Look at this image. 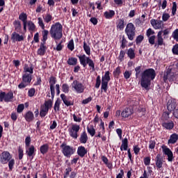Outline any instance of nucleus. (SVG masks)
I'll use <instances>...</instances> for the list:
<instances>
[{"mask_svg": "<svg viewBox=\"0 0 178 178\" xmlns=\"http://www.w3.org/2000/svg\"><path fill=\"white\" fill-rule=\"evenodd\" d=\"M156 77V72L154 68H148L145 70L140 74V86L145 90H148V87L151 86V81Z\"/></svg>", "mask_w": 178, "mask_h": 178, "instance_id": "nucleus-1", "label": "nucleus"}, {"mask_svg": "<svg viewBox=\"0 0 178 178\" xmlns=\"http://www.w3.org/2000/svg\"><path fill=\"white\" fill-rule=\"evenodd\" d=\"M63 26H62V24H60V22H56L54 24L51 25L49 33L54 40L58 41V40H60L62 37H63Z\"/></svg>", "mask_w": 178, "mask_h": 178, "instance_id": "nucleus-2", "label": "nucleus"}, {"mask_svg": "<svg viewBox=\"0 0 178 178\" xmlns=\"http://www.w3.org/2000/svg\"><path fill=\"white\" fill-rule=\"evenodd\" d=\"M60 148H61V152L65 158H70L72 155H74L76 153V148L66 144L65 142L60 145Z\"/></svg>", "mask_w": 178, "mask_h": 178, "instance_id": "nucleus-3", "label": "nucleus"}, {"mask_svg": "<svg viewBox=\"0 0 178 178\" xmlns=\"http://www.w3.org/2000/svg\"><path fill=\"white\" fill-rule=\"evenodd\" d=\"M77 58H79V62L83 67H86L88 65L92 70H95V63L90 57H87L86 54H83L82 56H77Z\"/></svg>", "mask_w": 178, "mask_h": 178, "instance_id": "nucleus-4", "label": "nucleus"}, {"mask_svg": "<svg viewBox=\"0 0 178 178\" xmlns=\"http://www.w3.org/2000/svg\"><path fill=\"white\" fill-rule=\"evenodd\" d=\"M31 80H33V75L26 72L22 75V81L18 85V88L23 90V88L29 87L31 84Z\"/></svg>", "mask_w": 178, "mask_h": 178, "instance_id": "nucleus-5", "label": "nucleus"}, {"mask_svg": "<svg viewBox=\"0 0 178 178\" xmlns=\"http://www.w3.org/2000/svg\"><path fill=\"white\" fill-rule=\"evenodd\" d=\"M125 34H127L128 40L133 41L136 37V26L134 24L129 22L125 28Z\"/></svg>", "mask_w": 178, "mask_h": 178, "instance_id": "nucleus-6", "label": "nucleus"}, {"mask_svg": "<svg viewBox=\"0 0 178 178\" xmlns=\"http://www.w3.org/2000/svg\"><path fill=\"white\" fill-rule=\"evenodd\" d=\"M71 87L77 94H83V92H84V90H86V86L77 80L73 81L71 84Z\"/></svg>", "mask_w": 178, "mask_h": 178, "instance_id": "nucleus-7", "label": "nucleus"}, {"mask_svg": "<svg viewBox=\"0 0 178 178\" xmlns=\"http://www.w3.org/2000/svg\"><path fill=\"white\" fill-rule=\"evenodd\" d=\"M13 92L9 91L6 93V92L1 91L0 92V102H13Z\"/></svg>", "mask_w": 178, "mask_h": 178, "instance_id": "nucleus-8", "label": "nucleus"}, {"mask_svg": "<svg viewBox=\"0 0 178 178\" xmlns=\"http://www.w3.org/2000/svg\"><path fill=\"white\" fill-rule=\"evenodd\" d=\"M69 134L70 137L77 140L79 137V131H80V125L77 124H73L70 128L68 129Z\"/></svg>", "mask_w": 178, "mask_h": 178, "instance_id": "nucleus-9", "label": "nucleus"}, {"mask_svg": "<svg viewBox=\"0 0 178 178\" xmlns=\"http://www.w3.org/2000/svg\"><path fill=\"white\" fill-rule=\"evenodd\" d=\"M163 149V153L164 155H166L168 156V162H173V159H175V156H173V152L168 146L163 145L161 147Z\"/></svg>", "mask_w": 178, "mask_h": 178, "instance_id": "nucleus-10", "label": "nucleus"}, {"mask_svg": "<svg viewBox=\"0 0 178 178\" xmlns=\"http://www.w3.org/2000/svg\"><path fill=\"white\" fill-rule=\"evenodd\" d=\"M12 159V155H10V153L8 151L3 152L0 155V162L3 165H5V163H8L10 160Z\"/></svg>", "mask_w": 178, "mask_h": 178, "instance_id": "nucleus-11", "label": "nucleus"}, {"mask_svg": "<svg viewBox=\"0 0 178 178\" xmlns=\"http://www.w3.org/2000/svg\"><path fill=\"white\" fill-rule=\"evenodd\" d=\"M162 33H163V31H160L158 32L156 40H154V48H159V47L165 45V42L163 41V38L162 37Z\"/></svg>", "mask_w": 178, "mask_h": 178, "instance_id": "nucleus-12", "label": "nucleus"}, {"mask_svg": "<svg viewBox=\"0 0 178 178\" xmlns=\"http://www.w3.org/2000/svg\"><path fill=\"white\" fill-rule=\"evenodd\" d=\"M49 83L50 86V91L51 94V98L54 99L55 98V85L56 84V77L51 76L49 79Z\"/></svg>", "mask_w": 178, "mask_h": 178, "instance_id": "nucleus-13", "label": "nucleus"}, {"mask_svg": "<svg viewBox=\"0 0 178 178\" xmlns=\"http://www.w3.org/2000/svg\"><path fill=\"white\" fill-rule=\"evenodd\" d=\"M150 24L155 30H159L163 28V21L161 19H152L150 21Z\"/></svg>", "mask_w": 178, "mask_h": 178, "instance_id": "nucleus-14", "label": "nucleus"}, {"mask_svg": "<svg viewBox=\"0 0 178 178\" xmlns=\"http://www.w3.org/2000/svg\"><path fill=\"white\" fill-rule=\"evenodd\" d=\"M146 35L148 38L149 44H150V45H154V44H155L156 36H155V35H152V29L149 28L146 31Z\"/></svg>", "mask_w": 178, "mask_h": 178, "instance_id": "nucleus-15", "label": "nucleus"}, {"mask_svg": "<svg viewBox=\"0 0 178 178\" xmlns=\"http://www.w3.org/2000/svg\"><path fill=\"white\" fill-rule=\"evenodd\" d=\"M11 40L13 42H21V41H24V35H20L17 32H13L11 34Z\"/></svg>", "mask_w": 178, "mask_h": 178, "instance_id": "nucleus-16", "label": "nucleus"}, {"mask_svg": "<svg viewBox=\"0 0 178 178\" xmlns=\"http://www.w3.org/2000/svg\"><path fill=\"white\" fill-rule=\"evenodd\" d=\"M23 118H24L26 122L31 123V122H33L35 119L34 113L31 111H28L23 115Z\"/></svg>", "mask_w": 178, "mask_h": 178, "instance_id": "nucleus-17", "label": "nucleus"}, {"mask_svg": "<svg viewBox=\"0 0 178 178\" xmlns=\"http://www.w3.org/2000/svg\"><path fill=\"white\" fill-rule=\"evenodd\" d=\"M173 79H175V75L173 74V72H172V70H168L164 73L163 81L165 83H166L168 80H169V81H173Z\"/></svg>", "mask_w": 178, "mask_h": 178, "instance_id": "nucleus-18", "label": "nucleus"}, {"mask_svg": "<svg viewBox=\"0 0 178 178\" xmlns=\"http://www.w3.org/2000/svg\"><path fill=\"white\" fill-rule=\"evenodd\" d=\"M161 126L163 128H164L165 130H173L175 128V122L173 121H164L161 122Z\"/></svg>", "mask_w": 178, "mask_h": 178, "instance_id": "nucleus-19", "label": "nucleus"}, {"mask_svg": "<svg viewBox=\"0 0 178 178\" xmlns=\"http://www.w3.org/2000/svg\"><path fill=\"white\" fill-rule=\"evenodd\" d=\"M177 106V104L176 103V100L175 99H170L168 100L167 103V109L168 112H173L176 109V107Z\"/></svg>", "mask_w": 178, "mask_h": 178, "instance_id": "nucleus-20", "label": "nucleus"}, {"mask_svg": "<svg viewBox=\"0 0 178 178\" xmlns=\"http://www.w3.org/2000/svg\"><path fill=\"white\" fill-rule=\"evenodd\" d=\"M60 98L65 106H73V105H74V102L69 100V98H67L66 95L63 93L61 94Z\"/></svg>", "mask_w": 178, "mask_h": 178, "instance_id": "nucleus-21", "label": "nucleus"}, {"mask_svg": "<svg viewBox=\"0 0 178 178\" xmlns=\"http://www.w3.org/2000/svg\"><path fill=\"white\" fill-rule=\"evenodd\" d=\"M155 162L157 170L161 169L163 166V158H162L160 154L156 155Z\"/></svg>", "mask_w": 178, "mask_h": 178, "instance_id": "nucleus-22", "label": "nucleus"}, {"mask_svg": "<svg viewBox=\"0 0 178 178\" xmlns=\"http://www.w3.org/2000/svg\"><path fill=\"white\" fill-rule=\"evenodd\" d=\"M79 140L81 144H87V141H88V135L86 131H83L81 134Z\"/></svg>", "mask_w": 178, "mask_h": 178, "instance_id": "nucleus-23", "label": "nucleus"}, {"mask_svg": "<svg viewBox=\"0 0 178 178\" xmlns=\"http://www.w3.org/2000/svg\"><path fill=\"white\" fill-rule=\"evenodd\" d=\"M35 151H37V149H35V147L32 145L28 148L26 153L29 158H32L33 159V158H34V155H35Z\"/></svg>", "mask_w": 178, "mask_h": 178, "instance_id": "nucleus-24", "label": "nucleus"}, {"mask_svg": "<svg viewBox=\"0 0 178 178\" xmlns=\"http://www.w3.org/2000/svg\"><path fill=\"white\" fill-rule=\"evenodd\" d=\"M87 149L84 146H79L77 149V154L81 158H84L87 155Z\"/></svg>", "mask_w": 178, "mask_h": 178, "instance_id": "nucleus-25", "label": "nucleus"}, {"mask_svg": "<svg viewBox=\"0 0 178 178\" xmlns=\"http://www.w3.org/2000/svg\"><path fill=\"white\" fill-rule=\"evenodd\" d=\"M115 10H108L104 13V17H105V19H107L108 20H111L113 19V17H115Z\"/></svg>", "mask_w": 178, "mask_h": 178, "instance_id": "nucleus-26", "label": "nucleus"}, {"mask_svg": "<svg viewBox=\"0 0 178 178\" xmlns=\"http://www.w3.org/2000/svg\"><path fill=\"white\" fill-rule=\"evenodd\" d=\"M46 43L41 42L40 45V48L38 49V55L40 56H44L45 55V52H47V46H45Z\"/></svg>", "mask_w": 178, "mask_h": 178, "instance_id": "nucleus-27", "label": "nucleus"}, {"mask_svg": "<svg viewBox=\"0 0 178 178\" xmlns=\"http://www.w3.org/2000/svg\"><path fill=\"white\" fill-rule=\"evenodd\" d=\"M170 113H172L170 111H163L160 119L161 123L163 122H169V119H170Z\"/></svg>", "mask_w": 178, "mask_h": 178, "instance_id": "nucleus-28", "label": "nucleus"}, {"mask_svg": "<svg viewBox=\"0 0 178 178\" xmlns=\"http://www.w3.org/2000/svg\"><path fill=\"white\" fill-rule=\"evenodd\" d=\"M178 140V134L174 133L170 136V138L168 141V145H170V144H176Z\"/></svg>", "mask_w": 178, "mask_h": 178, "instance_id": "nucleus-29", "label": "nucleus"}, {"mask_svg": "<svg viewBox=\"0 0 178 178\" xmlns=\"http://www.w3.org/2000/svg\"><path fill=\"white\" fill-rule=\"evenodd\" d=\"M117 26V30H120V31H122V30L124 29V18H120L117 21L116 23Z\"/></svg>", "mask_w": 178, "mask_h": 178, "instance_id": "nucleus-30", "label": "nucleus"}, {"mask_svg": "<svg viewBox=\"0 0 178 178\" xmlns=\"http://www.w3.org/2000/svg\"><path fill=\"white\" fill-rule=\"evenodd\" d=\"M48 151H49V145L48 143L43 144L40 147V152L42 155H45V154H48Z\"/></svg>", "mask_w": 178, "mask_h": 178, "instance_id": "nucleus-31", "label": "nucleus"}, {"mask_svg": "<svg viewBox=\"0 0 178 178\" xmlns=\"http://www.w3.org/2000/svg\"><path fill=\"white\" fill-rule=\"evenodd\" d=\"M131 115H133V110L130 108H126L121 113V116L122 118H129V116H131Z\"/></svg>", "mask_w": 178, "mask_h": 178, "instance_id": "nucleus-32", "label": "nucleus"}, {"mask_svg": "<svg viewBox=\"0 0 178 178\" xmlns=\"http://www.w3.org/2000/svg\"><path fill=\"white\" fill-rule=\"evenodd\" d=\"M128 148H129V140L127 139V138H125L122 140L120 151H127Z\"/></svg>", "mask_w": 178, "mask_h": 178, "instance_id": "nucleus-33", "label": "nucleus"}, {"mask_svg": "<svg viewBox=\"0 0 178 178\" xmlns=\"http://www.w3.org/2000/svg\"><path fill=\"white\" fill-rule=\"evenodd\" d=\"M102 161L104 162V165L108 168V169H113V164L112 162H109V160L108 159V157L106 156H102Z\"/></svg>", "mask_w": 178, "mask_h": 178, "instance_id": "nucleus-34", "label": "nucleus"}, {"mask_svg": "<svg viewBox=\"0 0 178 178\" xmlns=\"http://www.w3.org/2000/svg\"><path fill=\"white\" fill-rule=\"evenodd\" d=\"M67 65L69 66H76L78 63L77 58L76 57H70L67 60Z\"/></svg>", "mask_w": 178, "mask_h": 178, "instance_id": "nucleus-35", "label": "nucleus"}, {"mask_svg": "<svg viewBox=\"0 0 178 178\" xmlns=\"http://www.w3.org/2000/svg\"><path fill=\"white\" fill-rule=\"evenodd\" d=\"M15 30L17 33H20L22 30V22L19 20H15L13 22Z\"/></svg>", "mask_w": 178, "mask_h": 178, "instance_id": "nucleus-36", "label": "nucleus"}, {"mask_svg": "<svg viewBox=\"0 0 178 178\" xmlns=\"http://www.w3.org/2000/svg\"><path fill=\"white\" fill-rule=\"evenodd\" d=\"M42 30L43 31H42V42L47 44V40H48V34H49V31H48V30L47 29H42Z\"/></svg>", "mask_w": 178, "mask_h": 178, "instance_id": "nucleus-37", "label": "nucleus"}, {"mask_svg": "<svg viewBox=\"0 0 178 178\" xmlns=\"http://www.w3.org/2000/svg\"><path fill=\"white\" fill-rule=\"evenodd\" d=\"M83 51H85L86 55H91V47H90V45L87 44L86 41L83 42Z\"/></svg>", "mask_w": 178, "mask_h": 178, "instance_id": "nucleus-38", "label": "nucleus"}, {"mask_svg": "<svg viewBox=\"0 0 178 178\" xmlns=\"http://www.w3.org/2000/svg\"><path fill=\"white\" fill-rule=\"evenodd\" d=\"M111 80V72L106 71L104 75L102 77V81L109 83Z\"/></svg>", "mask_w": 178, "mask_h": 178, "instance_id": "nucleus-39", "label": "nucleus"}, {"mask_svg": "<svg viewBox=\"0 0 178 178\" xmlns=\"http://www.w3.org/2000/svg\"><path fill=\"white\" fill-rule=\"evenodd\" d=\"M127 55L129 59H134L136 58V53L133 48H129L127 52Z\"/></svg>", "mask_w": 178, "mask_h": 178, "instance_id": "nucleus-40", "label": "nucleus"}, {"mask_svg": "<svg viewBox=\"0 0 178 178\" xmlns=\"http://www.w3.org/2000/svg\"><path fill=\"white\" fill-rule=\"evenodd\" d=\"M43 20L44 23H49L52 22L54 17H52V15L50 13H47L45 15H42Z\"/></svg>", "mask_w": 178, "mask_h": 178, "instance_id": "nucleus-41", "label": "nucleus"}, {"mask_svg": "<svg viewBox=\"0 0 178 178\" xmlns=\"http://www.w3.org/2000/svg\"><path fill=\"white\" fill-rule=\"evenodd\" d=\"M27 26L29 31H30L31 33H32L33 31H35L36 26L34 22H33L32 21H28Z\"/></svg>", "mask_w": 178, "mask_h": 178, "instance_id": "nucleus-42", "label": "nucleus"}, {"mask_svg": "<svg viewBox=\"0 0 178 178\" xmlns=\"http://www.w3.org/2000/svg\"><path fill=\"white\" fill-rule=\"evenodd\" d=\"M60 104L61 101L60 99L58 98L55 102L54 109L55 112H59L60 111Z\"/></svg>", "mask_w": 178, "mask_h": 178, "instance_id": "nucleus-43", "label": "nucleus"}, {"mask_svg": "<svg viewBox=\"0 0 178 178\" xmlns=\"http://www.w3.org/2000/svg\"><path fill=\"white\" fill-rule=\"evenodd\" d=\"M108 83L104 81H102V86H101V92H108Z\"/></svg>", "mask_w": 178, "mask_h": 178, "instance_id": "nucleus-44", "label": "nucleus"}, {"mask_svg": "<svg viewBox=\"0 0 178 178\" xmlns=\"http://www.w3.org/2000/svg\"><path fill=\"white\" fill-rule=\"evenodd\" d=\"M52 105H54V98L52 99V97L51 99H49L45 101L43 104L44 106H46V108H48L49 109H51V108H52Z\"/></svg>", "mask_w": 178, "mask_h": 178, "instance_id": "nucleus-45", "label": "nucleus"}, {"mask_svg": "<svg viewBox=\"0 0 178 178\" xmlns=\"http://www.w3.org/2000/svg\"><path fill=\"white\" fill-rule=\"evenodd\" d=\"M72 167H70V163L68 164V168H65V172L63 175V178H68L70 176V172H72Z\"/></svg>", "mask_w": 178, "mask_h": 178, "instance_id": "nucleus-46", "label": "nucleus"}, {"mask_svg": "<svg viewBox=\"0 0 178 178\" xmlns=\"http://www.w3.org/2000/svg\"><path fill=\"white\" fill-rule=\"evenodd\" d=\"M122 74V70H120V67H116L113 71V74L115 79H119V76Z\"/></svg>", "mask_w": 178, "mask_h": 178, "instance_id": "nucleus-47", "label": "nucleus"}, {"mask_svg": "<svg viewBox=\"0 0 178 178\" xmlns=\"http://www.w3.org/2000/svg\"><path fill=\"white\" fill-rule=\"evenodd\" d=\"M172 10V16H176V12H177V3L176 1L172 2V7L171 8Z\"/></svg>", "mask_w": 178, "mask_h": 178, "instance_id": "nucleus-48", "label": "nucleus"}, {"mask_svg": "<svg viewBox=\"0 0 178 178\" xmlns=\"http://www.w3.org/2000/svg\"><path fill=\"white\" fill-rule=\"evenodd\" d=\"M70 90V88L69 87V84L67 83H63L62 85V91L65 94H69V91Z\"/></svg>", "mask_w": 178, "mask_h": 178, "instance_id": "nucleus-49", "label": "nucleus"}, {"mask_svg": "<svg viewBox=\"0 0 178 178\" xmlns=\"http://www.w3.org/2000/svg\"><path fill=\"white\" fill-rule=\"evenodd\" d=\"M19 19L21 20V22H22V23L27 22V14H26L24 13H22L19 15Z\"/></svg>", "mask_w": 178, "mask_h": 178, "instance_id": "nucleus-50", "label": "nucleus"}, {"mask_svg": "<svg viewBox=\"0 0 178 178\" xmlns=\"http://www.w3.org/2000/svg\"><path fill=\"white\" fill-rule=\"evenodd\" d=\"M87 131L88 133L90 134V136H91V137H94L95 136V129H94V127H87Z\"/></svg>", "mask_w": 178, "mask_h": 178, "instance_id": "nucleus-51", "label": "nucleus"}, {"mask_svg": "<svg viewBox=\"0 0 178 178\" xmlns=\"http://www.w3.org/2000/svg\"><path fill=\"white\" fill-rule=\"evenodd\" d=\"M67 48H68V49H70V51L74 50V40H73V39H71L69 41V43L67 44Z\"/></svg>", "mask_w": 178, "mask_h": 178, "instance_id": "nucleus-52", "label": "nucleus"}, {"mask_svg": "<svg viewBox=\"0 0 178 178\" xmlns=\"http://www.w3.org/2000/svg\"><path fill=\"white\" fill-rule=\"evenodd\" d=\"M144 41V35H139L136 37V45H138V44H141Z\"/></svg>", "mask_w": 178, "mask_h": 178, "instance_id": "nucleus-53", "label": "nucleus"}, {"mask_svg": "<svg viewBox=\"0 0 178 178\" xmlns=\"http://www.w3.org/2000/svg\"><path fill=\"white\" fill-rule=\"evenodd\" d=\"M15 166V160L11 159L10 160L8 161V168H9V171L12 172L13 170V168Z\"/></svg>", "mask_w": 178, "mask_h": 178, "instance_id": "nucleus-54", "label": "nucleus"}, {"mask_svg": "<svg viewBox=\"0 0 178 178\" xmlns=\"http://www.w3.org/2000/svg\"><path fill=\"white\" fill-rule=\"evenodd\" d=\"M24 155V150L22 148V147L19 146L18 148V156H19V161H22V159H23Z\"/></svg>", "mask_w": 178, "mask_h": 178, "instance_id": "nucleus-55", "label": "nucleus"}, {"mask_svg": "<svg viewBox=\"0 0 178 178\" xmlns=\"http://www.w3.org/2000/svg\"><path fill=\"white\" fill-rule=\"evenodd\" d=\"M122 44L120 46L121 49H124L126 48V44H127V40L124 37V35L122 36Z\"/></svg>", "mask_w": 178, "mask_h": 178, "instance_id": "nucleus-56", "label": "nucleus"}, {"mask_svg": "<svg viewBox=\"0 0 178 178\" xmlns=\"http://www.w3.org/2000/svg\"><path fill=\"white\" fill-rule=\"evenodd\" d=\"M38 23L40 27L42 29V30L45 29V24H44V21L42 20V18L38 17Z\"/></svg>", "mask_w": 178, "mask_h": 178, "instance_id": "nucleus-57", "label": "nucleus"}, {"mask_svg": "<svg viewBox=\"0 0 178 178\" xmlns=\"http://www.w3.org/2000/svg\"><path fill=\"white\" fill-rule=\"evenodd\" d=\"M156 145V141L150 140L149 141V149H154L155 146Z\"/></svg>", "mask_w": 178, "mask_h": 178, "instance_id": "nucleus-58", "label": "nucleus"}, {"mask_svg": "<svg viewBox=\"0 0 178 178\" xmlns=\"http://www.w3.org/2000/svg\"><path fill=\"white\" fill-rule=\"evenodd\" d=\"M35 95V88H31L28 91V97H33Z\"/></svg>", "mask_w": 178, "mask_h": 178, "instance_id": "nucleus-59", "label": "nucleus"}, {"mask_svg": "<svg viewBox=\"0 0 178 178\" xmlns=\"http://www.w3.org/2000/svg\"><path fill=\"white\" fill-rule=\"evenodd\" d=\"M169 34H170V30L169 28H167L163 31V35L164 36V38H169Z\"/></svg>", "mask_w": 178, "mask_h": 178, "instance_id": "nucleus-60", "label": "nucleus"}, {"mask_svg": "<svg viewBox=\"0 0 178 178\" xmlns=\"http://www.w3.org/2000/svg\"><path fill=\"white\" fill-rule=\"evenodd\" d=\"M172 37L175 40V41H177V42H178V29H175L172 32Z\"/></svg>", "mask_w": 178, "mask_h": 178, "instance_id": "nucleus-61", "label": "nucleus"}, {"mask_svg": "<svg viewBox=\"0 0 178 178\" xmlns=\"http://www.w3.org/2000/svg\"><path fill=\"white\" fill-rule=\"evenodd\" d=\"M24 111V104H21L17 106V113H22Z\"/></svg>", "mask_w": 178, "mask_h": 178, "instance_id": "nucleus-62", "label": "nucleus"}, {"mask_svg": "<svg viewBox=\"0 0 178 178\" xmlns=\"http://www.w3.org/2000/svg\"><path fill=\"white\" fill-rule=\"evenodd\" d=\"M135 76L136 77V79H138V76H140V74L141 73V66H138L136 67H135Z\"/></svg>", "mask_w": 178, "mask_h": 178, "instance_id": "nucleus-63", "label": "nucleus"}, {"mask_svg": "<svg viewBox=\"0 0 178 178\" xmlns=\"http://www.w3.org/2000/svg\"><path fill=\"white\" fill-rule=\"evenodd\" d=\"M172 51L174 55H178V44L173 46Z\"/></svg>", "mask_w": 178, "mask_h": 178, "instance_id": "nucleus-64", "label": "nucleus"}]
</instances>
